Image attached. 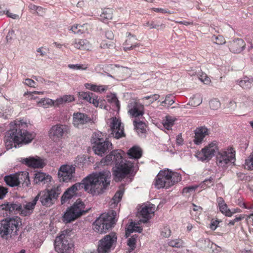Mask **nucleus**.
<instances>
[{"label":"nucleus","mask_w":253,"mask_h":253,"mask_svg":"<svg viewBox=\"0 0 253 253\" xmlns=\"http://www.w3.org/2000/svg\"><path fill=\"white\" fill-rule=\"evenodd\" d=\"M23 126L19 122L18 124L13 122L10 124V129L6 132L4 138L6 149H11L13 144L18 145L27 144L33 140L35 134L24 129L22 128Z\"/></svg>","instance_id":"7ed1b4c3"},{"label":"nucleus","mask_w":253,"mask_h":253,"mask_svg":"<svg viewBox=\"0 0 253 253\" xmlns=\"http://www.w3.org/2000/svg\"><path fill=\"white\" fill-rule=\"evenodd\" d=\"M85 205L80 199L77 200L64 213L63 220L66 223H71L88 212L85 210Z\"/></svg>","instance_id":"0eeeda50"},{"label":"nucleus","mask_w":253,"mask_h":253,"mask_svg":"<svg viewBox=\"0 0 253 253\" xmlns=\"http://www.w3.org/2000/svg\"><path fill=\"white\" fill-rule=\"evenodd\" d=\"M107 101L111 103H114L118 109L120 108V104L116 94L111 93L106 96Z\"/></svg>","instance_id":"4c0bfd02"},{"label":"nucleus","mask_w":253,"mask_h":253,"mask_svg":"<svg viewBox=\"0 0 253 253\" xmlns=\"http://www.w3.org/2000/svg\"><path fill=\"white\" fill-rule=\"evenodd\" d=\"M183 241L180 239L169 240L168 242V244L169 246L177 248L182 247L183 246Z\"/></svg>","instance_id":"58836bf2"},{"label":"nucleus","mask_w":253,"mask_h":253,"mask_svg":"<svg viewBox=\"0 0 253 253\" xmlns=\"http://www.w3.org/2000/svg\"><path fill=\"white\" fill-rule=\"evenodd\" d=\"M219 211L226 216H232L231 210L228 209L227 204L225 203L219 207Z\"/></svg>","instance_id":"79ce46f5"},{"label":"nucleus","mask_w":253,"mask_h":253,"mask_svg":"<svg viewBox=\"0 0 253 253\" xmlns=\"http://www.w3.org/2000/svg\"><path fill=\"white\" fill-rule=\"evenodd\" d=\"M21 210L22 204L17 201L6 202L0 205V211H3V214H5L6 216H8V214L10 216L17 212L21 213Z\"/></svg>","instance_id":"dca6fc26"},{"label":"nucleus","mask_w":253,"mask_h":253,"mask_svg":"<svg viewBox=\"0 0 253 253\" xmlns=\"http://www.w3.org/2000/svg\"><path fill=\"white\" fill-rule=\"evenodd\" d=\"M215 182V176L211 175L209 178L205 179L201 184L202 188L206 189L213 185Z\"/></svg>","instance_id":"e433bc0d"},{"label":"nucleus","mask_w":253,"mask_h":253,"mask_svg":"<svg viewBox=\"0 0 253 253\" xmlns=\"http://www.w3.org/2000/svg\"><path fill=\"white\" fill-rule=\"evenodd\" d=\"M221 221L218 219H216V220H212L211 223V224H210V227L213 230H215L216 228L218 226V224Z\"/></svg>","instance_id":"4d7b16f0"},{"label":"nucleus","mask_w":253,"mask_h":253,"mask_svg":"<svg viewBox=\"0 0 253 253\" xmlns=\"http://www.w3.org/2000/svg\"><path fill=\"white\" fill-rule=\"evenodd\" d=\"M144 107L143 105L135 102L128 112L132 117L137 118L143 116L144 113Z\"/></svg>","instance_id":"b1692460"},{"label":"nucleus","mask_w":253,"mask_h":253,"mask_svg":"<svg viewBox=\"0 0 253 253\" xmlns=\"http://www.w3.org/2000/svg\"><path fill=\"white\" fill-rule=\"evenodd\" d=\"M143 228L142 227L138 225L137 223L133 221H131L129 225L126 228L125 236L126 238H128L130 233L133 232H136L138 233H141L142 232Z\"/></svg>","instance_id":"a878e982"},{"label":"nucleus","mask_w":253,"mask_h":253,"mask_svg":"<svg viewBox=\"0 0 253 253\" xmlns=\"http://www.w3.org/2000/svg\"><path fill=\"white\" fill-rule=\"evenodd\" d=\"M91 96H92V92L89 91H81L79 92V97L80 99L87 101V102L90 100Z\"/></svg>","instance_id":"37998d69"},{"label":"nucleus","mask_w":253,"mask_h":253,"mask_svg":"<svg viewBox=\"0 0 253 253\" xmlns=\"http://www.w3.org/2000/svg\"><path fill=\"white\" fill-rule=\"evenodd\" d=\"M154 213L153 207L151 206H145L142 207L139 211L140 215L142 218L139 220V222L143 223H147L151 218V214Z\"/></svg>","instance_id":"4be33fe9"},{"label":"nucleus","mask_w":253,"mask_h":253,"mask_svg":"<svg viewBox=\"0 0 253 253\" xmlns=\"http://www.w3.org/2000/svg\"><path fill=\"white\" fill-rule=\"evenodd\" d=\"M23 178V184L26 186L30 184L29 173L26 171H22L19 174H11L4 176V180L6 184L10 187L17 186L20 183V180Z\"/></svg>","instance_id":"f8f14e48"},{"label":"nucleus","mask_w":253,"mask_h":253,"mask_svg":"<svg viewBox=\"0 0 253 253\" xmlns=\"http://www.w3.org/2000/svg\"><path fill=\"white\" fill-rule=\"evenodd\" d=\"M237 176L238 178L240 180H248V178L249 177V176L246 175L244 173L242 172H239L237 173Z\"/></svg>","instance_id":"0e129e2a"},{"label":"nucleus","mask_w":253,"mask_h":253,"mask_svg":"<svg viewBox=\"0 0 253 253\" xmlns=\"http://www.w3.org/2000/svg\"><path fill=\"white\" fill-rule=\"evenodd\" d=\"M209 135L208 129L206 127L197 128L195 130V136L193 142L196 145H199L203 140L204 138Z\"/></svg>","instance_id":"412c9836"},{"label":"nucleus","mask_w":253,"mask_h":253,"mask_svg":"<svg viewBox=\"0 0 253 253\" xmlns=\"http://www.w3.org/2000/svg\"><path fill=\"white\" fill-rule=\"evenodd\" d=\"M5 14H6L7 16L9 18H11L13 19H17L19 18V16L15 14H13L8 10L5 11Z\"/></svg>","instance_id":"69168bd1"},{"label":"nucleus","mask_w":253,"mask_h":253,"mask_svg":"<svg viewBox=\"0 0 253 253\" xmlns=\"http://www.w3.org/2000/svg\"><path fill=\"white\" fill-rule=\"evenodd\" d=\"M245 217L244 214H240L239 215H236L235 218L233 220H230L229 222L227 223L228 226L234 225L236 222L241 221Z\"/></svg>","instance_id":"3c124183"},{"label":"nucleus","mask_w":253,"mask_h":253,"mask_svg":"<svg viewBox=\"0 0 253 253\" xmlns=\"http://www.w3.org/2000/svg\"><path fill=\"white\" fill-rule=\"evenodd\" d=\"M125 189L120 187L119 190L115 193L111 200L112 202L111 204V206L112 208L117 206L118 204L121 201Z\"/></svg>","instance_id":"c756f323"},{"label":"nucleus","mask_w":253,"mask_h":253,"mask_svg":"<svg viewBox=\"0 0 253 253\" xmlns=\"http://www.w3.org/2000/svg\"><path fill=\"white\" fill-rule=\"evenodd\" d=\"M14 34V31L13 30H9L7 36H6V40L7 42L10 41L13 38V35Z\"/></svg>","instance_id":"338daca9"},{"label":"nucleus","mask_w":253,"mask_h":253,"mask_svg":"<svg viewBox=\"0 0 253 253\" xmlns=\"http://www.w3.org/2000/svg\"><path fill=\"white\" fill-rule=\"evenodd\" d=\"M199 79L204 84H208L211 82L210 78L206 74H202L198 77Z\"/></svg>","instance_id":"864d4df0"},{"label":"nucleus","mask_w":253,"mask_h":253,"mask_svg":"<svg viewBox=\"0 0 253 253\" xmlns=\"http://www.w3.org/2000/svg\"><path fill=\"white\" fill-rule=\"evenodd\" d=\"M122 127L124 126H122L120 121L117 119L116 117L113 118L110 125L111 130L121 128Z\"/></svg>","instance_id":"a19ab883"},{"label":"nucleus","mask_w":253,"mask_h":253,"mask_svg":"<svg viewBox=\"0 0 253 253\" xmlns=\"http://www.w3.org/2000/svg\"><path fill=\"white\" fill-rule=\"evenodd\" d=\"M245 164L248 169H253V153H251L250 157L245 160Z\"/></svg>","instance_id":"49530a36"},{"label":"nucleus","mask_w":253,"mask_h":253,"mask_svg":"<svg viewBox=\"0 0 253 253\" xmlns=\"http://www.w3.org/2000/svg\"><path fill=\"white\" fill-rule=\"evenodd\" d=\"M87 43L86 40L75 39L72 44L77 49H85L87 47Z\"/></svg>","instance_id":"c9c22d12"},{"label":"nucleus","mask_w":253,"mask_h":253,"mask_svg":"<svg viewBox=\"0 0 253 253\" xmlns=\"http://www.w3.org/2000/svg\"><path fill=\"white\" fill-rule=\"evenodd\" d=\"M85 25V24L83 25H74L73 26H72L71 28L70 29L72 31V32L75 34H82L84 33V31L81 28L84 27V26Z\"/></svg>","instance_id":"de8ad7c7"},{"label":"nucleus","mask_w":253,"mask_h":253,"mask_svg":"<svg viewBox=\"0 0 253 253\" xmlns=\"http://www.w3.org/2000/svg\"><path fill=\"white\" fill-rule=\"evenodd\" d=\"M238 82V84L244 89H250L253 86V78L245 76Z\"/></svg>","instance_id":"cd10ccee"},{"label":"nucleus","mask_w":253,"mask_h":253,"mask_svg":"<svg viewBox=\"0 0 253 253\" xmlns=\"http://www.w3.org/2000/svg\"><path fill=\"white\" fill-rule=\"evenodd\" d=\"M111 134L115 138L119 139L125 136L124 128L122 127L116 130H111Z\"/></svg>","instance_id":"ea45409f"},{"label":"nucleus","mask_w":253,"mask_h":253,"mask_svg":"<svg viewBox=\"0 0 253 253\" xmlns=\"http://www.w3.org/2000/svg\"><path fill=\"white\" fill-rule=\"evenodd\" d=\"M72 231L66 229L57 236L54 242L55 251L58 253H74V245L71 240Z\"/></svg>","instance_id":"423d86ee"},{"label":"nucleus","mask_w":253,"mask_h":253,"mask_svg":"<svg viewBox=\"0 0 253 253\" xmlns=\"http://www.w3.org/2000/svg\"><path fill=\"white\" fill-rule=\"evenodd\" d=\"M10 114H8L6 110H5V112L3 111H0V117L3 118L4 119H8L9 117Z\"/></svg>","instance_id":"774afa93"},{"label":"nucleus","mask_w":253,"mask_h":253,"mask_svg":"<svg viewBox=\"0 0 253 253\" xmlns=\"http://www.w3.org/2000/svg\"><path fill=\"white\" fill-rule=\"evenodd\" d=\"M90 99V100L88 101V102L92 103L95 107L99 106L100 98H98V96L92 93V96H91Z\"/></svg>","instance_id":"603ef678"},{"label":"nucleus","mask_w":253,"mask_h":253,"mask_svg":"<svg viewBox=\"0 0 253 253\" xmlns=\"http://www.w3.org/2000/svg\"><path fill=\"white\" fill-rule=\"evenodd\" d=\"M69 126L58 124L53 126L49 130V136L57 138H61L64 134L68 133L69 130Z\"/></svg>","instance_id":"f3484780"},{"label":"nucleus","mask_w":253,"mask_h":253,"mask_svg":"<svg viewBox=\"0 0 253 253\" xmlns=\"http://www.w3.org/2000/svg\"><path fill=\"white\" fill-rule=\"evenodd\" d=\"M181 179V175L178 172L169 169L161 170L155 179L154 184L157 189H167L180 181Z\"/></svg>","instance_id":"39448f33"},{"label":"nucleus","mask_w":253,"mask_h":253,"mask_svg":"<svg viewBox=\"0 0 253 253\" xmlns=\"http://www.w3.org/2000/svg\"><path fill=\"white\" fill-rule=\"evenodd\" d=\"M133 124L135 129L136 130L137 132L140 136L145 134L146 132L145 124L141 121L134 120Z\"/></svg>","instance_id":"72a5a7b5"},{"label":"nucleus","mask_w":253,"mask_h":253,"mask_svg":"<svg viewBox=\"0 0 253 253\" xmlns=\"http://www.w3.org/2000/svg\"><path fill=\"white\" fill-rule=\"evenodd\" d=\"M21 225V220L17 216L5 218L0 222V235L2 238L7 240L14 239L18 235L17 232Z\"/></svg>","instance_id":"20e7f679"},{"label":"nucleus","mask_w":253,"mask_h":253,"mask_svg":"<svg viewBox=\"0 0 253 253\" xmlns=\"http://www.w3.org/2000/svg\"><path fill=\"white\" fill-rule=\"evenodd\" d=\"M91 121V119L85 114L77 112L73 115V122L75 126L85 124Z\"/></svg>","instance_id":"aec40b11"},{"label":"nucleus","mask_w":253,"mask_h":253,"mask_svg":"<svg viewBox=\"0 0 253 253\" xmlns=\"http://www.w3.org/2000/svg\"><path fill=\"white\" fill-rule=\"evenodd\" d=\"M118 237L114 232H111L104 236L97 243L98 253H111L117 244Z\"/></svg>","instance_id":"6e6552de"},{"label":"nucleus","mask_w":253,"mask_h":253,"mask_svg":"<svg viewBox=\"0 0 253 253\" xmlns=\"http://www.w3.org/2000/svg\"><path fill=\"white\" fill-rule=\"evenodd\" d=\"M138 237V235L134 234L128 239L127 245L128 246V249H127V251H126V253H135L134 252V250L136 247V239Z\"/></svg>","instance_id":"7c9ffc66"},{"label":"nucleus","mask_w":253,"mask_h":253,"mask_svg":"<svg viewBox=\"0 0 253 253\" xmlns=\"http://www.w3.org/2000/svg\"><path fill=\"white\" fill-rule=\"evenodd\" d=\"M160 97V95L158 94H154L149 96H144L142 98L143 100H148V105L153 103L154 101L157 100Z\"/></svg>","instance_id":"c03bdc74"},{"label":"nucleus","mask_w":253,"mask_h":253,"mask_svg":"<svg viewBox=\"0 0 253 253\" xmlns=\"http://www.w3.org/2000/svg\"><path fill=\"white\" fill-rule=\"evenodd\" d=\"M20 162L33 168H42L45 166L43 161L38 156L21 159Z\"/></svg>","instance_id":"a211bd4d"},{"label":"nucleus","mask_w":253,"mask_h":253,"mask_svg":"<svg viewBox=\"0 0 253 253\" xmlns=\"http://www.w3.org/2000/svg\"><path fill=\"white\" fill-rule=\"evenodd\" d=\"M24 84L30 87H35V85L36 84V82L30 79H26L25 81Z\"/></svg>","instance_id":"052dcab7"},{"label":"nucleus","mask_w":253,"mask_h":253,"mask_svg":"<svg viewBox=\"0 0 253 253\" xmlns=\"http://www.w3.org/2000/svg\"><path fill=\"white\" fill-rule=\"evenodd\" d=\"M216 142L213 141L209 144L203 148L200 152L197 154V157L202 161H209L215 155L217 150Z\"/></svg>","instance_id":"2eb2a0df"},{"label":"nucleus","mask_w":253,"mask_h":253,"mask_svg":"<svg viewBox=\"0 0 253 253\" xmlns=\"http://www.w3.org/2000/svg\"><path fill=\"white\" fill-rule=\"evenodd\" d=\"M174 97L170 95L169 94L166 96L165 100L161 102V104L163 106L167 105L168 106H169L173 104L174 101L173 100Z\"/></svg>","instance_id":"a18cd8bd"},{"label":"nucleus","mask_w":253,"mask_h":253,"mask_svg":"<svg viewBox=\"0 0 253 253\" xmlns=\"http://www.w3.org/2000/svg\"><path fill=\"white\" fill-rule=\"evenodd\" d=\"M176 119L174 117L167 115L163 120L162 125L163 127L167 130L171 129L172 126L174 125V122Z\"/></svg>","instance_id":"2f4dec72"},{"label":"nucleus","mask_w":253,"mask_h":253,"mask_svg":"<svg viewBox=\"0 0 253 253\" xmlns=\"http://www.w3.org/2000/svg\"><path fill=\"white\" fill-rule=\"evenodd\" d=\"M196 187L194 186H189L186 187L183 189V193H190L191 192L194 191L196 189Z\"/></svg>","instance_id":"e2e57ef3"},{"label":"nucleus","mask_w":253,"mask_h":253,"mask_svg":"<svg viewBox=\"0 0 253 253\" xmlns=\"http://www.w3.org/2000/svg\"><path fill=\"white\" fill-rule=\"evenodd\" d=\"M214 38L215 40L214 42L217 44L222 45L225 43V40L222 36L219 35L218 36L214 37Z\"/></svg>","instance_id":"5fc2aeb1"},{"label":"nucleus","mask_w":253,"mask_h":253,"mask_svg":"<svg viewBox=\"0 0 253 253\" xmlns=\"http://www.w3.org/2000/svg\"><path fill=\"white\" fill-rule=\"evenodd\" d=\"M127 154L129 158L137 161L142 155V150L139 146H133L128 150Z\"/></svg>","instance_id":"393cba45"},{"label":"nucleus","mask_w":253,"mask_h":253,"mask_svg":"<svg viewBox=\"0 0 253 253\" xmlns=\"http://www.w3.org/2000/svg\"><path fill=\"white\" fill-rule=\"evenodd\" d=\"M63 100L65 103L71 102L74 100V97L73 95H64L63 96Z\"/></svg>","instance_id":"680f3d73"},{"label":"nucleus","mask_w":253,"mask_h":253,"mask_svg":"<svg viewBox=\"0 0 253 253\" xmlns=\"http://www.w3.org/2000/svg\"><path fill=\"white\" fill-rule=\"evenodd\" d=\"M246 47V43L242 39H236L230 42L229 49L234 53H239L242 52Z\"/></svg>","instance_id":"6ab92c4d"},{"label":"nucleus","mask_w":253,"mask_h":253,"mask_svg":"<svg viewBox=\"0 0 253 253\" xmlns=\"http://www.w3.org/2000/svg\"><path fill=\"white\" fill-rule=\"evenodd\" d=\"M124 152L121 149L112 151L101 160L103 165H115L113 169V174L115 181H121L127 177L131 182L136 170L134 169V162L123 159Z\"/></svg>","instance_id":"f257e3e1"},{"label":"nucleus","mask_w":253,"mask_h":253,"mask_svg":"<svg viewBox=\"0 0 253 253\" xmlns=\"http://www.w3.org/2000/svg\"><path fill=\"white\" fill-rule=\"evenodd\" d=\"M38 201V198L35 197L32 202L27 203L24 206V209L22 208L21 214L25 216L30 215L33 212Z\"/></svg>","instance_id":"5701e85b"},{"label":"nucleus","mask_w":253,"mask_h":253,"mask_svg":"<svg viewBox=\"0 0 253 253\" xmlns=\"http://www.w3.org/2000/svg\"><path fill=\"white\" fill-rule=\"evenodd\" d=\"M105 90L103 85H97L93 84L92 88V91L96 92H103Z\"/></svg>","instance_id":"13d9d810"},{"label":"nucleus","mask_w":253,"mask_h":253,"mask_svg":"<svg viewBox=\"0 0 253 253\" xmlns=\"http://www.w3.org/2000/svg\"><path fill=\"white\" fill-rule=\"evenodd\" d=\"M216 163L219 167L226 168L228 165L234 163L235 161V151L231 149L228 151L218 152L216 155Z\"/></svg>","instance_id":"9b49d317"},{"label":"nucleus","mask_w":253,"mask_h":253,"mask_svg":"<svg viewBox=\"0 0 253 253\" xmlns=\"http://www.w3.org/2000/svg\"><path fill=\"white\" fill-rule=\"evenodd\" d=\"M114 224V217L108 213H103L95 221L93 224V229L95 232L102 234L111 229Z\"/></svg>","instance_id":"9d476101"},{"label":"nucleus","mask_w":253,"mask_h":253,"mask_svg":"<svg viewBox=\"0 0 253 253\" xmlns=\"http://www.w3.org/2000/svg\"><path fill=\"white\" fill-rule=\"evenodd\" d=\"M210 108L212 110H216L220 106V102L216 99H211L209 102Z\"/></svg>","instance_id":"8fccbe9b"},{"label":"nucleus","mask_w":253,"mask_h":253,"mask_svg":"<svg viewBox=\"0 0 253 253\" xmlns=\"http://www.w3.org/2000/svg\"><path fill=\"white\" fill-rule=\"evenodd\" d=\"M111 173L108 170H103L92 173L71 186L74 187V191L84 189L85 191L93 196H97L104 193L110 184Z\"/></svg>","instance_id":"f03ea898"},{"label":"nucleus","mask_w":253,"mask_h":253,"mask_svg":"<svg viewBox=\"0 0 253 253\" xmlns=\"http://www.w3.org/2000/svg\"><path fill=\"white\" fill-rule=\"evenodd\" d=\"M124 50L127 51L132 50L135 47H139L140 43L135 42L133 39H131V38H128L124 43Z\"/></svg>","instance_id":"473e14b6"},{"label":"nucleus","mask_w":253,"mask_h":253,"mask_svg":"<svg viewBox=\"0 0 253 253\" xmlns=\"http://www.w3.org/2000/svg\"><path fill=\"white\" fill-rule=\"evenodd\" d=\"M112 17L113 9L109 8H104L100 15V18L104 22H106L108 20L112 19Z\"/></svg>","instance_id":"f704fd0d"},{"label":"nucleus","mask_w":253,"mask_h":253,"mask_svg":"<svg viewBox=\"0 0 253 253\" xmlns=\"http://www.w3.org/2000/svg\"><path fill=\"white\" fill-rule=\"evenodd\" d=\"M171 234L170 230L168 228H164L161 231V235L164 238H168L169 237Z\"/></svg>","instance_id":"6e6d98bb"},{"label":"nucleus","mask_w":253,"mask_h":253,"mask_svg":"<svg viewBox=\"0 0 253 253\" xmlns=\"http://www.w3.org/2000/svg\"><path fill=\"white\" fill-rule=\"evenodd\" d=\"M76 167L73 165H62L58 172V177L60 182H68L75 177Z\"/></svg>","instance_id":"4468645a"},{"label":"nucleus","mask_w":253,"mask_h":253,"mask_svg":"<svg viewBox=\"0 0 253 253\" xmlns=\"http://www.w3.org/2000/svg\"><path fill=\"white\" fill-rule=\"evenodd\" d=\"M7 193V188L0 185V200L3 198Z\"/></svg>","instance_id":"bf43d9fd"},{"label":"nucleus","mask_w":253,"mask_h":253,"mask_svg":"<svg viewBox=\"0 0 253 253\" xmlns=\"http://www.w3.org/2000/svg\"><path fill=\"white\" fill-rule=\"evenodd\" d=\"M51 178V176L49 175H47L43 172H38L35 174L34 182L35 184H39L40 182L45 184L50 181Z\"/></svg>","instance_id":"bb28decb"},{"label":"nucleus","mask_w":253,"mask_h":253,"mask_svg":"<svg viewBox=\"0 0 253 253\" xmlns=\"http://www.w3.org/2000/svg\"><path fill=\"white\" fill-rule=\"evenodd\" d=\"M60 188L59 187H54L52 189H46L40 191L36 197L38 198L41 205L45 207L52 206L60 194Z\"/></svg>","instance_id":"1a4fd4ad"},{"label":"nucleus","mask_w":253,"mask_h":253,"mask_svg":"<svg viewBox=\"0 0 253 253\" xmlns=\"http://www.w3.org/2000/svg\"><path fill=\"white\" fill-rule=\"evenodd\" d=\"M69 68L73 70H86L87 68V66L86 65L84 64H69L68 65Z\"/></svg>","instance_id":"09e8293b"},{"label":"nucleus","mask_w":253,"mask_h":253,"mask_svg":"<svg viewBox=\"0 0 253 253\" xmlns=\"http://www.w3.org/2000/svg\"><path fill=\"white\" fill-rule=\"evenodd\" d=\"M74 187H70L63 193L61 198L62 205L64 204L68 200L71 199L74 196H76L77 193L73 190Z\"/></svg>","instance_id":"c85d7f7f"},{"label":"nucleus","mask_w":253,"mask_h":253,"mask_svg":"<svg viewBox=\"0 0 253 253\" xmlns=\"http://www.w3.org/2000/svg\"><path fill=\"white\" fill-rule=\"evenodd\" d=\"M92 144V150L94 153L98 156H103L109 151L112 146V143L107 140H104L102 138H99L95 134L91 139Z\"/></svg>","instance_id":"ddd939ff"}]
</instances>
